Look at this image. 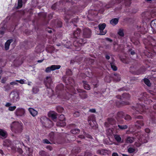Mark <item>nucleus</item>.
<instances>
[{
  "label": "nucleus",
  "instance_id": "18",
  "mask_svg": "<svg viewBox=\"0 0 156 156\" xmlns=\"http://www.w3.org/2000/svg\"><path fill=\"white\" fill-rule=\"evenodd\" d=\"M125 116V114L122 111H119L118 112L116 116V119L118 121L120 119L124 118Z\"/></svg>",
  "mask_w": 156,
  "mask_h": 156
},
{
  "label": "nucleus",
  "instance_id": "44",
  "mask_svg": "<svg viewBox=\"0 0 156 156\" xmlns=\"http://www.w3.org/2000/svg\"><path fill=\"white\" fill-rule=\"evenodd\" d=\"M23 6L22 0H18V4L17 7V9H19L21 8Z\"/></svg>",
  "mask_w": 156,
  "mask_h": 156
},
{
  "label": "nucleus",
  "instance_id": "46",
  "mask_svg": "<svg viewBox=\"0 0 156 156\" xmlns=\"http://www.w3.org/2000/svg\"><path fill=\"white\" fill-rule=\"evenodd\" d=\"M118 127L121 130L125 129H127L128 128V126L126 125H118Z\"/></svg>",
  "mask_w": 156,
  "mask_h": 156
},
{
  "label": "nucleus",
  "instance_id": "29",
  "mask_svg": "<svg viewBox=\"0 0 156 156\" xmlns=\"http://www.w3.org/2000/svg\"><path fill=\"white\" fill-rule=\"evenodd\" d=\"M151 26L153 30H156V19L151 21Z\"/></svg>",
  "mask_w": 156,
  "mask_h": 156
},
{
  "label": "nucleus",
  "instance_id": "17",
  "mask_svg": "<svg viewBox=\"0 0 156 156\" xmlns=\"http://www.w3.org/2000/svg\"><path fill=\"white\" fill-rule=\"evenodd\" d=\"M62 136L63 137H65V140L63 141H60L58 143V144H62L64 142H70V140H72L69 139L70 138V137L71 136L70 134L64 133L63 134Z\"/></svg>",
  "mask_w": 156,
  "mask_h": 156
},
{
  "label": "nucleus",
  "instance_id": "63",
  "mask_svg": "<svg viewBox=\"0 0 156 156\" xmlns=\"http://www.w3.org/2000/svg\"><path fill=\"white\" fill-rule=\"evenodd\" d=\"M80 115V113L78 112H76L73 114L74 117H77Z\"/></svg>",
  "mask_w": 156,
  "mask_h": 156
},
{
  "label": "nucleus",
  "instance_id": "61",
  "mask_svg": "<svg viewBox=\"0 0 156 156\" xmlns=\"http://www.w3.org/2000/svg\"><path fill=\"white\" fill-rule=\"evenodd\" d=\"M16 108V106H10L9 107V110L11 111H12L14 110Z\"/></svg>",
  "mask_w": 156,
  "mask_h": 156
},
{
  "label": "nucleus",
  "instance_id": "60",
  "mask_svg": "<svg viewBox=\"0 0 156 156\" xmlns=\"http://www.w3.org/2000/svg\"><path fill=\"white\" fill-rule=\"evenodd\" d=\"M122 9V6L121 5H119L118 7L115 8V11H120Z\"/></svg>",
  "mask_w": 156,
  "mask_h": 156
},
{
  "label": "nucleus",
  "instance_id": "24",
  "mask_svg": "<svg viewBox=\"0 0 156 156\" xmlns=\"http://www.w3.org/2000/svg\"><path fill=\"white\" fill-rule=\"evenodd\" d=\"M119 20L118 18H113L110 21V23L113 26H115L118 24Z\"/></svg>",
  "mask_w": 156,
  "mask_h": 156
},
{
  "label": "nucleus",
  "instance_id": "36",
  "mask_svg": "<svg viewBox=\"0 0 156 156\" xmlns=\"http://www.w3.org/2000/svg\"><path fill=\"white\" fill-rule=\"evenodd\" d=\"M144 83L148 87L151 86V83L150 82L149 80L146 78L144 79Z\"/></svg>",
  "mask_w": 156,
  "mask_h": 156
},
{
  "label": "nucleus",
  "instance_id": "14",
  "mask_svg": "<svg viewBox=\"0 0 156 156\" xmlns=\"http://www.w3.org/2000/svg\"><path fill=\"white\" fill-rule=\"evenodd\" d=\"M14 113L17 117L23 116L25 113V110L23 108H18L16 109Z\"/></svg>",
  "mask_w": 156,
  "mask_h": 156
},
{
  "label": "nucleus",
  "instance_id": "26",
  "mask_svg": "<svg viewBox=\"0 0 156 156\" xmlns=\"http://www.w3.org/2000/svg\"><path fill=\"white\" fill-rule=\"evenodd\" d=\"M133 137H128L126 140V142L128 143H132L134 141L135 139H136V137L134 136Z\"/></svg>",
  "mask_w": 156,
  "mask_h": 156
},
{
  "label": "nucleus",
  "instance_id": "6",
  "mask_svg": "<svg viewBox=\"0 0 156 156\" xmlns=\"http://www.w3.org/2000/svg\"><path fill=\"white\" fill-rule=\"evenodd\" d=\"M149 95L146 92L141 93L139 96L138 99L141 101H144L145 103L147 104L152 102V101L148 99Z\"/></svg>",
  "mask_w": 156,
  "mask_h": 156
},
{
  "label": "nucleus",
  "instance_id": "38",
  "mask_svg": "<svg viewBox=\"0 0 156 156\" xmlns=\"http://www.w3.org/2000/svg\"><path fill=\"white\" fill-rule=\"evenodd\" d=\"M114 5V3H113L112 0H111L110 2L106 5L105 7L106 8L109 9V8L112 7Z\"/></svg>",
  "mask_w": 156,
  "mask_h": 156
},
{
  "label": "nucleus",
  "instance_id": "31",
  "mask_svg": "<svg viewBox=\"0 0 156 156\" xmlns=\"http://www.w3.org/2000/svg\"><path fill=\"white\" fill-rule=\"evenodd\" d=\"M11 141L9 140H7L4 141L3 145L5 146L9 147L11 145Z\"/></svg>",
  "mask_w": 156,
  "mask_h": 156
},
{
  "label": "nucleus",
  "instance_id": "23",
  "mask_svg": "<svg viewBox=\"0 0 156 156\" xmlns=\"http://www.w3.org/2000/svg\"><path fill=\"white\" fill-rule=\"evenodd\" d=\"M144 122L142 120H137L136 121L135 124V126L137 129H140L141 128V126H143L144 125Z\"/></svg>",
  "mask_w": 156,
  "mask_h": 156
},
{
  "label": "nucleus",
  "instance_id": "40",
  "mask_svg": "<svg viewBox=\"0 0 156 156\" xmlns=\"http://www.w3.org/2000/svg\"><path fill=\"white\" fill-rule=\"evenodd\" d=\"M136 149L134 148H133L131 147H129L128 149V152L130 154L131 153H136Z\"/></svg>",
  "mask_w": 156,
  "mask_h": 156
},
{
  "label": "nucleus",
  "instance_id": "7",
  "mask_svg": "<svg viewBox=\"0 0 156 156\" xmlns=\"http://www.w3.org/2000/svg\"><path fill=\"white\" fill-rule=\"evenodd\" d=\"M66 96L64 98L67 100H72V102L73 104H76L78 103L79 101V97L78 96H76L75 94H71L68 93H67L66 94Z\"/></svg>",
  "mask_w": 156,
  "mask_h": 156
},
{
  "label": "nucleus",
  "instance_id": "45",
  "mask_svg": "<svg viewBox=\"0 0 156 156\" xmlns=\"http://www.w3.org/2000/svg\"><path fill=\"white\" fill-rule=\"evenodd\" d=\"M32 91L33 93L36 94L38 92L39 89L37 87H34L33 88Z\"/></svg>",
  "mask_w": 156,
  "mask_h": 156
},
{
  "label": "nucleus",
  "instance_id": "11",
  "mask_svg": "<svg viewBox=\"0 0 156 156\" xmlns=\"http://www.w3.org/2000/svg\"><path fill=\"white\" fill-rule=\"evenodd\" d=\"M129 71L132 74L137 75L143 74L145 71L144 69L141 68H140L137 70H136V68L133 66H131L129 68Z\"/></svg>",
  "mask_w": 156,
  "mask_h": 156
},
{
  "label": "nucleus",
  "instance_id": "10",
  "mask_svg": "<svg viewBox=\"0 0 156 156\" xmlns=\"http://www.w3.org/2000/svg\"><path fill=\"white\" fill-rule=\"evenodd\" d=\"M10 94L11 96L10 101V102L14 103L19 101L20 97L17 91H13Z\"/></svg>",
  "mask_w": 156,
  "mask_h": 156
},
{
  "label": "nucleus",
  "instance_id": "43",
  "mask_svg": "<svg viewBox=\"0 0 156 156\" xmlns=\"http://www.w3.org/2000/svg\"><path fill=\"white\" fill-rule=\"evenodd\" d=\"M131 41L135 45H138L140 43L138 39L135 40L134 38H132L131 39Z\"/></svg>",
  "mask_w": 156,
  "mask_h": 156
},
{
  "label": "nucleus",
  "instance_id": "1",
  "mask_svg": "<svg viewBox=\"0 0 156 156\" xmlns=\"http://www.w3.org/2000/svg\"><path fill=\"white\" fill-rule=\"evenodd\" d=\"M82 35V32L80 29L77 28L74 31L72 35L73 37L76 39L73 42V44L75 47V49L76 51L80 50L81 47L87 43L86 39L79 38Z\"/></svg>",
  "mask_w": 156,
  "mask_h": 156
},
{
  "label": "nucleus",
  "instance_id": "12",
  "mask_svg": "<svg viewBox=\"0 0 156 156\" xmlns=\"http://www.w3.org/2000/svg\"><path fill=\"white\" fill-rule=\"evenodd\" d=\"M77 90L81 99H84L88 98V95L87 94V92L85 90L80 89H77Z\"/></svg>",
  "mask_w": 156,
  "mask_h": 156
},
{
  "label": "nucleus",
  "instance_id": "53",
  "mask_svg": "<svg viewBox=\"0 0 156 156\" xmlns=\"http://www.w3.org/2000/svg\"><path fill=\"white\" fill-rule=\"evenodd\" d=\"M124 118L125 120L128 121L130 120L131 119V116L128 114H126V115H125Z\"/></svg>",
  "mask_w": 156,
  "mask_h": 156
},
{
  "label": "nucleus",
  "instance_id": "59",
  "mask_svg": "<svg viewBox=\"0 0 156 156\" xmlns=\"http://www.w3.org/2000/svg\"><path fill=\"white\" fill-rule=\"evenodd\" d=\"M125 12H129L130 13H133L136 12L135 11L132 10H131V9H126Z\"/></svg>",
  "mask_w": 156,
  "mask_h": 156
},
{
  "label": "nucleus",
  "instance_id": "64",
  "mask_svg": "<svg viewBox=\"0 0 156 156\" xmlns=\"http://www.w3.org/2000/svg\"><path fill=\"white\" fill-rule=\"evenodd\" d=\"M41 16L43 18L44 20L46 19L47 16V15L45 13H41Z\"/></svg>",
  "mask_w": 156,
  "mask_h": 156
},
{
  "label": "nucleus",
  "instance_id": "15",
  "mask_svg": "<svg viewBox=\"0 0 156 156\" xmlns=\"http://www.w3.org/2000/svg\"><path fill=\"white\" fill-rule=\"evenodd\" d=\"M95 118V117L94 115H91L88 117V121L91 127H93L94 126L96 123Z\"/></svg>",
  "mask_w": 156,
  "mask_h": 156
},
{
  "label": "nucleus",
  "instance_id": "32",
  "mask_svg": "<svg viewBox=\"0 0 156 156\" xmlns=\"http://www.w3.org/2000/svg\"><path fill=\"white\" fill-rule=\"evenodd\" d=\"M83 87L85 89L87 90H90V85L87 83V81H83Z\"/></svg>",
  "mask_w": 156,
  "mask_h": 156
},
{
  "label": "nucleus",
  "instance_id": "13",
  "mask_svg": "<svg viewBox=\"0 0 156 156\" xmlns=\"http://www.w3.org/2000/svg\"><path fill=\"white\" fill-rule=\"evenodd\" d=\"M91 35V31L88 28L84 29L83 30V37L85 38H90Z\"/></svg>",
  "mask_w": 156,
  "mask_h": 156
},
{
  "label": "nucleus",
  "instance_id": "39",
  "mask_svg": "<svg viewBox=\"0 0 156 156\" xmlns=\"http://www.w3.org/2000/svg\"><path fill=\"white\" fill-rule=\"evenodd\" d=\"M52 71L59 69L61 68V66L59 65H52L51 66Z\"/></svg>",
  "mask_w": 156,
  "mask_h": 156
},
{
  "label": "nucleus",
  "instance_id": "52",
  "mask_svg": "<svg viewBox=\"0 0 156 156\" xmlns=\"http://www.w3.org/2000/svg\"><path fill=\"white\" fill-rule=\"evenodd\" d=\"M58 119L60 121H65V118L63 114H61L58 117Z\"/></svg>",
  "mask_w": 156,
  "mask_h": 156
},
{
  "label": "nucleus",
  "instance_id": "20",
  "mask_svg": "<svg viewBox=\"0 0 156 156\" xmlns=\"http://www.w3.org/2000/svg\"><path fill=\"white\" fill-rule=\"evenodd\" d=\"M13 41V40L10 39L7 41L5 44V48L6 50H8L9 48L10 44Z\"/></svg>",
  "mask_w": 156,
  "mask_h": 156
},
{
  "label": "nucleus",
  "instance_id": "27",
  "mask_svg": "<svg viewBox=\"0 0 156 156\" xmlns=\"http://www.w3.org/2000/svg\"><path fill=\"white\" fill-rule=\"evenodd\" d=\"M56 125L57 126L59 127H64L66 125V123L65 121L59 120L56 123Z\"/></svg>",
  "mask_w": 156,
  "mask_h": 156
},
{
  "label": "nucleus",
  "instance_id": "16",
  "mask_svg": "<svg viewBox=\"0 0 156 156\" xmlns=\"http://www.w3.org/2000/svg\"><path fill=\"white\" fill-rule=\"evenodd\" d=\"M106 25L105 23L100 24L98 26V27L100 30L99 34L100 35H105L107 32V31H104V30L105 29Z\"/></svg>",
  "mask_w": 156,
  "mask_h": 156
},
{
  "label": "nucleus",
  "instance_id": "57",
  "mask_svg": "<svg viewBox=\"0 0 156 156\" xmlns=\"http://www.w3.org/2000/svg\"><path fill=\"white\" fill-rule=\"evenodd\" d=\"M68 81V83H67V82H66V83H67V85L68 84V83L69 84H71L73 83V82H74V80L71 78H69Z\"/></svg>",
  "mask_w": 156,
  "mask_h": 156
},
{
  "label": "nucleus",
  "instance_id": "54",
  "mask_svg": "<svg viewBox=\"0 0 156 156\" xmlns=\"http://www.w3.org/2000/svg\"><path fill=\"white\" fill-rule=\"evenodd\" d=\"M113 3H114V5L116 4L120 3L122 1H123V0H112Z\"/></svg>",
  "mask_w": 156,
  "mask_h": 156
},
{
  "label": "nucleus",
  "instance_id": "51",
  "mask_svg": "<svg viewBox=\"0 0 156 156\" xmlns=\"http://www.w3.org/2000/svg\"><path fill=\"white\" fill-rule=\"evenodd\" d=\"M66 73L67 75H71L72 74V72L71 69H68L66 70Z\"/></svg>",
  "mask_w": 156,
  "mask_h": 156
},
{
  "label": "nucleus",
  "instance_id": "30",
  "mask_svg": "<svg viewBox=\"0 0 156 156\" xmlns=\"http://www.w3.org/2000/svg\"><path fill=\"white\" fill-rule=\"evenodd\" d=\"M40 156H50L49 154L44 151L41 150L39 152Z\"/></svg>",
  "mask_w": 156,
  "mask_h": 156
},
{
  "label": "nucleus",
  "instance_id": "58",
  "mask_svg": "<svg viewBox=\"0 0 156 156\" xmlns=\"http://www.w3.org/2000/svg\"><path fill=\"white\" fill-rule=\"evenodd\" d=\"M57 110L58 112L60 113H61L63 111L64 109L62 107H58L57 108Z\"/></svg>",
  "mask_w": 156,
  "mask_h": 156
},
{
  "label": "nucleus",
  "instance_id": "19",
  "mask_svg": "<svg viewBox=\"0 0 156 156\" xmlns=\"http://www.w3.org/2000/svg\"><path fill=\"white\" fill-rule=\"evenodd\" d=\"M52 83V80L50 76H47L45 80H44V83L46 86L50 85Z\"/></svg>",
  "mask_w": 156,
  "mask_h": 156
},
{
  "label": "nucleus",
  "instance_id": "48",
  "mask_svg": "<svg viewBox=\"0 0 156 156\" xmlns=\"http://www.w3.org/2000/svg\"><path fill=\"white\" fill-rule=\"evenodd\" d=\"M5 89V91H7L10 89V85L9 84H7L6 85L4 86L3 87Z\"/></svg>",
  "mask_w": 156,
  "mask_h": 156
},
{
  "label": "nucleus",
  "instance_id": "4",
  "mask_svg": "<svg viewBox=\"0 0 156 156\" xmlns=\"http://www.w3.org/2000/svg\"><path fill=\"white\" fill-rule=\"evenodd\" d=\"M23 125L20 122H13L11 125L10 127L12 131L16 133H20L23 130Z\"/></svg>",
  "mask_w": 156,
  "mask_h": 156
},
{
  "label": "nucleus",
  "instance_id": "50",
  "mask_svg": "<svg viewBox=\"0 0 156 156\" xmlns=\"http://www.w3.org/2000/svg\"><path fill=\"white\" fill-rule=\"evenodd\" d=\"M56 26L58 27H61L62 26V22L59 20H58L56 23Z\"/></svg>",
  "mask_w": 156,
  "mask_h": 156
},
{
  "label": "nucleus",
  "instance_id": "33",
  "mask_svg": "<svg viewBox=\"0 0 156 156\" xmlns=\"http://www.w3.org/2000/svg\"><path fill=\"white\" fill-rule=\"evenodd\" d=\"M48 116L49 117L51 118L53 120L56 119L57 118L56 115L53 112H49Z\"/></svg>",
  "mask_w": 156,
  "mask_h": 156
},
{
  "label": "nucleus",
  "instance_id": "41",
  "mask_svg": "<svg viewBox=\"0 0 156 156\" xmlns=\"http://www.w3.org/2000/svg\"><path fill=\"white\" fill-rule=\"evenodd\" d=\"M114 138H115V140L118 142H120L122 140V139L119 135H115L114 136Z\"/></svg>",
  "mask_w": 156,
  "mask_h": 156
},
{
  "label": "nucleus",
  "instance_id": "2",
  "mask_svg": "<svg viewBox=\"0 0 156 156\" xmlns=\"http://www.w3.org/2000/svg\"><path fill=\"white\" fill-rule=\"evenodd\" d=\"M134 136L138 140V142H136L134 144V146L137 147H139L142 144L146 143L147 142L148 135L145 134L144 133L138 131L135 133Z\"/></svg>",
  "mask_w": 156,
  "mask_h": 156
},
{
  "label": "nucleus",
  "instance_id": "28",
  "mask_svg": "<svg viewBox=\"0 0 156 156\" xmlns=\"http://www.w3.org/2000/svg\"><path fill=\"white\" fill-rule=\"evenodd\" d=\"M108 122L111 125L115 124L116 121V120L112 118H109L108 119Z\"/></svg>",
  "mask_w": 156,
  "mask_h": 156
},
{
  "label": "nucleus",
  "instance_id": "42",
  "mask_svg": "<svg viewBox=\"0 0 156 156\" xmlns=\"http://www.w3.org/2000/svg\"><path fill=\"white\" fill-rule=\"evenodd\" d=\"M71 133L74 134H78L80 133V129H75L71 130Z\"/></svg>",
  "mask_w": 156,
  "mask_h": 156
},
{
  "label": "nucleus",
  "instance_id": "22",
  "mask_svg": "<svg viewBox=\"0 0 156 156\" xmlns=\"http://www.w3.org/2000/svg\"><path fill=\"white\" fill-rule=\"evenodd\" d=\"M115 62V60L113 59L112 62L110 63V65L112 69L114 71H116L118 69V68L116 66Z\"/></svg>",
  "mask_w": 156,
  "mask_h": 156
},
{
  "label": "nucleus",
  "instance_id": "9",
  "mask_svg": "<svg viewBox=\"0 0 156 156\" xmlns=\"http://www.w3.org/2000/svg\"><path fill=\"white\" fill-rule=\"evenodd\" d=\"M76 11L71 10L66 12L65 13L64 20L66 23H67L71 18L74 17V15L76 14Z\"/></svg>",
  "mask_w": 156,
  "mask_h": 156
},
{
  "label": "nucleus",
  "instance_id": "35",
  "mask_svg": "<svg viewBox=\"0 0 156 156\" xmlns=\"http://www.w3.org/2000/svg\"><path fill=\"white\" fill-rule=\"evenodd\" d=\"M117 34L120 37H124V34L123 30L121 28L119 29L118 31Z\"/></svg>",
  "mask_w": 156,
  "mask_h": 156
},
{
  "label": "nucleus",
  "instance_id": "25",
  "mask_svg": "<svg viewBox=\"0 0 156 156\" xmlns=\"http://www.w3.org/2000/svg\"><path fill=\"white\" fill-rule=\"evenodd\" d=\"M0 136L4 138H6L7 136V132L2 129H0Z\"/></svg>",
  "mask_w": 156,
  "mask_h": 156
},
{
  "label": "nucleus",
  "instance_id": "47",
  "mask_svg": "<svg viewBox=\"0 0 156 156\" xmlns=\"http://www.w3.org/2000/svg\"><path fill=\"white\" fill-rule=\"evenodd\" d=\"M124 3L126 6L129 7L131 4V0H124Z\"/></svg>",
  "mask_w": 156,
  "mask_h": 156
},
{
  "label": "nucleus",
  "instance_id": "56",
  "mask_svg": "<svg viewBox=\"0 0 156 156\" xmlns=\"http://www.w3.org/2000/svg\"><path fill=\"white\" fill-rule=\"evenodd\" d=\"M79 21V19L78 16L76 18L72 19V22L73 23H77Z\"/></svg>",
  "mask_w": 156,
  "mask_h": 156
},
{
  "label": "nucleus",
  "instance_id": "55",
  "mask_svg": "<svg viewBox=\"0 0 156 156\" xmlns=\"http://www.w3.org/2000/svg\"><path fill=\"white\" fill-rule=\"evenodd\" d=\"M52 71V68L51 67V66L50 67H48L46 68L45 71L47 73H49L51 72V71Z\"/></svg>",
  "mask_w": 156,
  "mask_h": 156
},
{
  "label": "nucleus",
  "instance_id": "3",
  "mask_svg": "<svg viewBox=\"0 0 156 156\" xmlns=\"http://www.w3.org/2000/svg\"><path fill=\"white\" fill-rule=\"evenodd\" d=\"M132 109L134 110L133 113V115H135L134 118L136 119H143V116L141 115H136V114L140 113L141 114H144L146 112L144 107L143 104L137 103L136 104L135 107L133 106Z\"/></svg>",
  "mask_w": 156,
  "mask_h": 156
},
{
  "label": "nucleus",
  "instance_id": "62",
  "mask_svg": "<svg viewBox=\"0 0 156 156\" xmlns=\"http://www.w3.org/2000/svg\"><path fill=\"white\" fill-rule=\"evenodd\" d=\"M57 3H55L53 4L51 7V9L53 10H55L57 9Z\"/></svg>",
  "mask_w": 156,
  "mask_h": 156
},
{
  "label": "nucleus",
  "instance_id": "37",
  "mask_svg": "<svg viewBox=\"0 0 156 156\" xmlns=\"http://www.w3.org/2000/svg\"><path fill=\"white\" fill-rule=\"evenodd\" d=\"M54 133L53 132H51L49 134V137L51 141H53L54 140Z\"/></svg>",
  "mask_w": 156,
  "mask_h": 156
},
{
  "label": "nucleus",
  "instance_id": "21",
  "mask_svg": "<svg viewBox=\"0 0 156 156\" xmlns=\"http://www.w3.org/2000/svg\"><path fill=\"white\" fill-rule=\"evenodd\" d=\"M28 111L31 115L33 117L36 116L38 113L37 112L32 108H29Z\"/></svg>",
  "mask_w": 156,
  "mask_h": 156
},
{
  "label": "nucleus",
  "instance_id": "49",
  "mask_svg": "<svg viewBox=\"0 0 156 156\" xmlns=\"http://www.w3.org/2000/svg\"><path fill=\"white\" fill-rule=\"evenodd\" d=\"M106 151L104 149H102L101 150H98L97 151V153L100 154L101 155H105V153H106L105 151Z\"/></svg>",
  "mask_w": 156,
  "mask_h": 156
},
{
  "label": "nucleus",
  "instance_id": "8",
  "mask_svg": "<svg viewBox=\"0 0 156 156\" xmlns=\"http://www.w3.org/2000/svg\"><path fill=\"white\" fill-rule=\"evenodd\" d=\"M109 103L112 106L115 105L118 107H120L125 105L129 104V102L121 101H119L118 100H112L109 102Z\"/></svg>",
  "mask_w": 156,
  "mask_h": 156
},
{
  "label": "nucleus",
  "instance_id": "34",
  "mask_svg": "<svg viewBox=\"0 0 156 156\" xmlns=\"http://www.w3.org/2000/svg\"><path fill=\"white\" fill-rule=\"evenodd\" d=\"M122 95V99H124L126 100H129L130 98V95L128 93H124Z\"/></svg>",
  "mask_w": 156,
  "mask_h": 156
},
{
  "label": "nucleus",
  "instance_id": "5",
  "mask_svg": "<svg viewBox=\"0 0 156 156\" xmlns=\"http://www.w3.org/2000/svg\"><path fill=\"white\" fill-rule=\"evenodd\" d=\"M41 122L45 127L49 128L53 126L52 122L46 117H41Z\"/></svg>",
  "mask_w": 156,
  "mask_h": 156
}]
</instances>
